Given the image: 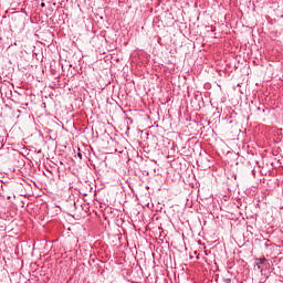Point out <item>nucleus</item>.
<instances>
[{"instance_id":"nucleus-4","label":"nucleus","mask_w":283,"mask_h":283,"mask_svg":"<svg viewBox=\"0 0 283 283\" xmlns=\"http://www.w3.org/2000/svg\"><path fill=\"white\" fill-rule=\"evenodd\" d=\"M40 6L41 8H45V2H42Z\"/></svg>"},{"instance_id":"nucleus-1","label":"nucleus","mask_w":283,"mask_h":283,"mask_svg":"<svg viewBox=\"0 0 283 283\" xmlns=\"http://www.w3.org/2000/svg\"><path fill=\"white\" fill-rule=\"evenodd\" d=\"M254 262H255L256 269L260 271V270H262V264H264L266 262V258L263 256L260 259H255Z\"/></svg>"},{"instance_id":"nucleus-2","label":"nucleus","mask_w":283,"mask_h":283,"mask_svg":"<svg viewBox=\"0 0 283 283\" xmlns=\"http://www.w3.org/2000/svg\"><path fill=\"white\" fill-rule=\"evenodd\" d=\"M77 157L80 158V160H83V154L77 153Z\"/></svg>"},{"instance_id":"nucleus-3","label":"nucleus","mask_w":283,"mask_h":283,"mask_svg":"<svg viewBox=\"0 0 283 283\" xmlns=\"http://www.w3.org/2000/svg\"><path fill=\"white\" fill-rule=\"evenodd\" d=\"M223 283H231V279H223Z\"/></svg>"}]
</instances>
